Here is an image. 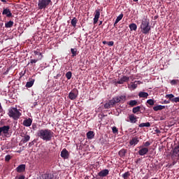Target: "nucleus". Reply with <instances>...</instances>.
Here are the masks:
<instances>
[{
  "label": "nucleus",
  "instance_id": "32",
  "mask_svg": "<svg viewBox=\"0 0 179 179\" xmlns=\"http://www.w3.org/2000/svg\"><path fill=\"white\" fill-rule=\"evenodd\" d=\"M129 106H130L131 107H135V106H138V101L131 100L129 103Z\"/></svg>",
  "mask_w": 179,
  "mask_h": 179
},
{
  "label": "nucleus",
  "instance_id": "46",
  "mask_svg": "<svg viewBox=\"0 0 179 179\" xmlns=\"http://www.w3.org/2000/svg\"><path fill=\"white\" fill-rule=\"evenodd\" d=\"M150 145H152V143H150V141H146L145 143H144V146L145 148H148V146H150Z\"/></svg>",
  "mask_w": 179,
  "mask_h": 179
},
{
  "label": "nucleus",
  "instance_id": "28",
  "mask_svg": "<svg viewBox=\"0 0 179 179\" xmlns=\"http://www.w3.org/2000/svg\"><path fill=\"white\" fill-rule=\"evenodd\" d=\"M71 57H72V58H73V57H76V55H78V49L71 48Z\"/></svg>",
  "mask_w": 179,
  "mask_h": 179
},
{
  "label": "nucleus",
  "instance_id": "16",
  "mask_svg": "<svg viewBox=\"0 0 179 179\" xmlns=\"http://www.w3.org/2000/svg\"><path fill=\"white\" fill-rule=\"evenodd\" d=\"M138 85H141V81H135L134 83H131L130 85H129V87L130 89L135 90L138 87Z\"/></svg>",
  "mask_w": 179,
  "mask_h": 179
},
{
  "label": "nucleus",
  "instance_id": "19",
  "mask_svg": "<svg viewBox=\"0 0 179 179\" xmlns=\"http://www.w3.org/2000/svg\"><path fill=\"white\" fill-rule=\"evenodd\" d=\"M16 170L17 173H23V171H26V165L20 164L16 168Z\"/></svg>",
  "mask_w": 179,
  "mask_h": 179
},
{
  "label": "nucleus",
  "instance_id": "25",
  "mask_svg": "<svg viewBox=\"0 0 179 179\" xmlns=\"http://www.w3.org/2000/svg\"><path fill=\"white\" fill-rule=\"evenodd\" d=\"M120 99L118 96L114 97L110 100V104H113V106H115L117 103H120Z\"/></svg>",
  "mask_w": 179,
  "mask_h": 179
},
{
  "label": "nucleus",
  "instance_id": "39",
  "mask_svg": "<svg viewBox=\"0 0 179 179\" xmlns=\"http://www.w3.org/2000/svg\"><path fill=\"white\" fill-rule=\"evenodd\" d=\"M118 98H119V100H120V103H124L125 100H127V96L124 95L120 96H118Z\"/></svg>",
  "mask_w": 179,
  "mask_h": 179
},
{
  "label": "nucleus",
  "instance_id": "48",
  "mask_svg": "<svg viewBox=\"0 0 179 179\" xmlns=\"http://www.w3.org/2000/svg\"><path fill=\"white\" fill-rule=\"evenodd\" d=\"M177 82H178V80H172L171 83V85H177Z\"/></svg>",
  "mask_w": 179,
  "mask_h": 179
},
{
  "label": "nucleus",
  "instance_id": "6",
  "mask_svg": "<svg viewBox=\"0 0 179 179\" xmlns=\"http://www.w3.org/2000/svg\"><path fill=\"white\" fill-rule=\"evenodd\" d=\"M79 96V91L77 89H73L69 93V98L70 100H76Z\"/></svg>",
  "mask_w": 179,
  "mask_h": 179
},
{
  "label": "nucleus",
  "instance_id": "23",
  "mask_svg": "<svg viewBox=\"0 0 179 179\" xmlns=\"http://www.w3.org/2000/svg\"><path fill=\"white\" fill-rule=\"evenodd\" d=\"M148 96H149V94L148 92H141L138 93V97H140L141 99L142 98L148 99Z\"/></svg>",
  "mask_w": 179,
  "mask_h": 179
},
{
  "label": "nucleus",
  "instance_id": "41",
  "mask_svg": "<svg viewBox=\"0 0 179 179\" xmlns=\"http://www.w3.org/2000/svg\"><path fill=\"white\" fill-rule=\"evenodd\" d=\"M66 78H67L68 80H71V78H72V72L71 71H69L66 73Z\"/></svg>",
  "mask_w": 179,
  "mask_h": 179
},
{
  "label": "nucleus",
  "instance_id": "3",
  "mask_svg": "<svg viewBox=\"0 0 179 179\" xmlns=\"http://www.w3.org/2000/svg\"><path fill=\"white\" fill-rule=\"evenodd\" d=\"M171 159L173 161L171 166H176L179 159V143L174 147L172 154L171 155Z\"/></svg>",
  "mask_w": 179,
  "mask_h": 179
},
{
  "label": "nucleus",
  "instance_id": "27",
  "mask_svg": "<svg viewBox=\"0 0 179 179\" xmlns=\"http://www.w3.org/2000/svg\"><path fill=\"white\" fill-rule=\"evenodd\" d=\"M87 139H93L94 138V131H90L87 133Z\"/></svg>",
  "mask_w": 179,
  "mask_h": 179
},
{
  "label": "nucleus",
  "instance_id": "49",
  "mask_svg": "<svg viewBox=\"0 0 179 179\" xmlns=\"http://www.w3.org/2000/svg\"><path fill=\"white\" fill-rule=\"evenodd\" d=\"M32 129H34V131H36V129H37V125L36 124H32Z\"/></svg>",
  "mask_w": 179,
  "mask_h": 179
},
{
  "label": "nucleus",
  "instance_id": "24",
  "mask_svg": "<svg viewBox=\"0 0 179 179\" xmlns=\"http://www.w3.org/2000/svg\"><path fill=\"white\" fill-rule=\"evenodd\" d=\"M122 17H124V14L121 13L120 14L115 21V23H114V27H115L116 24L120 21V20H122Z\"/></svg>",
  "mask_w": 179,
  "mask_h": 179
},
{
  "label": "nucleus",
  "instance_id": "44",
  "mask_svg": "<svg viewBox=\"0 0 179 179\" xmlns=\"http://www.w3.org/2000/svg\"><path fill=\"white\" fill-rule=\"evenodd\" d=\"M107 45H108L109 47H113V45H114V41H108L107 43Z\"/></svg>",
  "mask_w": 179,
  "mask_h": 179
},
{
  "label": "nucleus",
  "instance_id": "58",
  "mask_svg": "<svg viewBox=\"0 0 179 179\" xmlns=\"http://www.w3.org/2000/svg\"><path fill=\"white\" fill-rule=\"evenodd\" d=\"M107 41H103V44H107Z\"/></svg>",
  "mask_w": 179,
  "mask_h": 179
},
{
  "label": "nucleus",
  "instance_id": "52",
  "mask_svg": "<svg viewBox=\"0 0 179 179\" xmlns=\"http://www.w3.org/2000/svg\"><path fill=\"white\" fill-rule=\"evenodd\" d=\"M33 145H34V143L32 141V142H30L29 143V146L30 147V146H33Z\"/></svg>",
  "mask_w": 179,
  "mask_h": 179
},
{
  "label": "nucleus",
  "instance_id": "42",
  "mask_svg": "<svg viewBox=\"0 0 179 179\" xmlns=\"http://www.w3.org/2000/svg\"><path fill=\"white\" fill-rule=\"evenodd\" d=\"M112 131L113 134H118V129H117V127H113Z\"/></svg>",
  "mask_w": 179,
  "mask_h": 179
},
{
  "label": "nucleus",
  "instance_id": "54",
  "mask_svg": "<svg viewBox=\"0 0 179 179\" xmlns=\"http://www.w3.org/2000/svg\"><path fill=\"white\" fill-rule=\"evenodd\" d=\"M155 132H157V134H160V130L156 129V130H155Z\"/></svg>",
  "mask_w": 179,
  "mask_h": 179
},
{
  "label": "nucleus",
  "instance_id": "30",
  "mask_svg": "<svg viewBox=\"0 0 179 179\" xmlns=\"http://www.w3.org/2000/svg\"><path fill=\"white\" fill-rule=\"evenodd\" d=\"M13 27V21H8L5 23V27L6 29H10V27Z\"/></svg>",
  "mask_w": 179,
  "mask_h": 179
},
{
  "label": "nucleus",
  "instance_id": "36",
  "mask_svg": "<svg viewBox=\"0 0 179 179\" xmlns=\"http://www.w3.org/2000/svg\"><path fill=\"white\" fill-rule=\"evenodd\" d=\"M34 85V79H31V80L28 81L26 84V87H31Z\"/></svg>",
  "mask_w": 179,
  "mask_h": 179
},
{
  "label": "nucleus",
  "instance_id": "15",
  "mask_svg": "<svg viewBox=\"0 0 179 179\" xmlns=\"http://www.w3.org/2000/svg\"><path fill=\"white\" fill-rule=\"evenodd\" d=\"M9 129H10V127L9 126H3L0 127V134H8L9 132Z\"/></svg>",
  "mask_w": 179,
  "mask_h": 179
},
{
  "label": "nucleus",
  "instance_id": "43",
  "mask_svg": "<svg viewBox=\"0 0 179 179\" xmlns=\"http://www.w3.org/2000/svg\"><path fill=\"white\" fill-rule=\"evenodd\" d=\"M10 159H12V157L10 155H8L5 157L6 162H9V160H10Z\"/></svg>",
  "mask_w": 179,
  "mask_h": 179
},
{
  "label": "nucleus",
  "instance_id": "12",
  "mask_svg": "<svg viewBox=\"0 0 179 179\" xmlns=\"http://www.w3.org/2000/svg\"><path fill=\"white\" fill-rule=\"evenodd\" d=\"M60 156L62 159H68L69 157V152H68V150L66 148L63 149L61 152Z\"/></svg>",
  "mask_w": 179,
  "mask_h": 179
},
{
  "label": "nucleus",
  "instance_id": "40",
  "mask_svg": "<svg viewBox=\"0 0 179 179\" xmlns=\"http://www.w3.org/2000/svg\"><path fill=\"white\" fill-rule=\"evenodd\" d=\"M114 106V105L111 104V101H109L108 103H106L105 105H104V107L106 108H111V107Z\"/></svg>",
  "mask_w": 179,
  "mask_h": 179
},
{
  "label": "nucleus",
  "instance_id": "9",
  "mask_svg": "<svg viewBox=\"0 0 179 179\" xmlns=\"http://www.w3.org/2000/svg\"><path fill=\"white\" fill-rule=\"evenodd\" d=\"M109 173H110V171H108V169H103L98 173V176L103 178L104 177H107Z\"/></svg>",
  "mask_w": 179,
  "mask_h": 179
},
{
  "label": "nucleus",
  "instance_id": "4",
  "mask_svg": "<svg viewBox=\"0 0 179 179\" xmlns=\"http://www.w3.org/2000/svg\"><path fill=\"white\" fill-rule=\"evenodd\" d=\"M50 5H52L51 0H38V10H43L47 9Z\"/></svg>",
  "mask_w": 179,
  "mask_h": 179
},
{
  "label": "nucleus",
  "instance_id": "45",
  "mask_svg": "<svg viewBox=\"0 0 179 179\" xmlns=\"http://www.w3.org/2000/svg\"><path fill=\"white\" fill-rule=\"evenodd\" d=\"M172 103H179V97L173 98V100H172Z\"/></svg>",
  "mask_w": 179,
  "mask_h": 179
},
{
  "label": "nucleus",
  "instance_id": "51",
  "mask_svg": "<svg viewBox=\"0 0 179 179\" xmlns=\"http://www.w3.org/2000/svg\"><path fill=\"white\" fill-rule=\"evenodd\" d=\"M164 104H170V101H166V100H165V101H164Z\"/></svg>",
  "mask_w": 179,
  "mask_h": 179
},
{
  "label": "nucleus",
  "instance_id": "2",
  "mask_svg": "<svg viewBox=\"0 0 179 179\" xmlns=\"http://www.w3.org/2000/svg\"><path fill=\"white\" fill-rule=\"evenodd\" d=\"M141 31L143 34H149L151 27H150V21L148 18H143L141 20V24L140 26Z\"/></svg>",
  "mask_w": 179,
  "mask_h": 179
},
{
  "label": "nucleus",
  "instance_id": "33",
  "mask_svg": "<svg viewBox=\"0 0 179 179\" xmlns=\"http://www.w3.org/2000/svg\"><path fill=\"white\" fill-rule=\"evenodd\" d=\"M146 103H147V106L148 107H150L149 106H155V103H156V101L155 100L150 99H148Z\"/></svg>",
  "mask_w": 179,
  "mask_h": 179
},
{
  "label": "nucleus",
  "instance_id": "53",
  "mask_svg": "<svg viewBox=\"0 0 179 179\" xmlns=\"http://www.w3.org/2000/svg\"><path fill=\"white\" fill-rule=\"evenodd\" d=\"M17 179H24V176H20Z\"/></svg>",
  "mask_w": 179,
  "mask_h": 179
},
{
  "label": "nucleus",
  "instance_id": "26",
  "mask_svg": "<svg viewBox=\"0 0 179 179\" xmlns=\"http://www.w3.org/2000/svg\"><path fill=\"white\" fill-rule=\"evenodd\" d=\"M127 150L125 149H122L119 151L118 155L120 157H125V155H127Z\"/></svg>",
  "mask_w": 179,
  "mask_h": 179
},
{
  "label": "nucleus",
  "instance_id": "11",
  "mask_svg": "<svg viewBox=\"0 0 179 179\" xmlns=\"http://www.w3.org/2000/svg\"><path fill=\"white\" fill-rule=\"evenodd\" d=\"M149 152V148H142L138 150V155L140 156H145V155H148Z\"/></svg>",
  "mask_w": 179,
  "mask_h": 179
},
{
  "label": "nucleus",
  "instance_id": "14",
  "mask_svg": "<svg viewBox=\"0 0 179 179\" xmlns=\"http://www.w3.org/2000/svg\"><path fill=\"white\" fill-rule=\"evenodd\" d=\"M2 15H6L7 17H12V12H10V10L8 8H3V10L2 12Z\"/></svg>",
  "mask_w": 179,
  "mask_h": 179
},
{
  "label": "nucleus",
  "instance_id": "1",
  "mask_svg": "<svg viewBox=\"0 0 179 179\" xmlns=\"http://www.w3.org/2000/svg\"><path fill=\"white\" fill-rule=\"evenodd\" d=\"M36 136L45 142H50L54 138V133L51 129H41L36 132Z\"/></svg>",
  "mask_w": 179,
  "mask_h": 179
},
{
  "label": "nucleus",
  "instance_id": "57",
  "mask_svg": "<svg viewBox=\"0 0 179 179\" xmlns=\"http://www.w3.org/2000/svg\"><path fill=\"white\" fill-rule=\"evenodd\" d=\"M101 24H103V21L99 22V26H101Z\"/></svg>",
  "mask_w": 179,
  "mask_h": 179
},
{
  "label": "nucleus",
  "instance_id": "8",
  "mask_svg": "<svg viewBox=\"0 0 179 179\" xmlns=\"http://www.w3.org/2000/svg\"><path fill=\"white\" fill-rule=\"evenodd\" d=\"M100 19V9H96L95 10L94 17V24H96Z\"/></svg>",
  "mask_w": 179,
  "mask_h": 179
},
{
  "label": "nucleus",
  "instance_id": "38",
  "mask_svg": "<svg viewBox=\"0 0 179 179\" xmlns=\"http://www.w3.org/2000/svg\"><path fill=\"white\" fill-rule=\"evenodd\" d=\"M166 99H169V101L173 102L174 100V94H169L166 95Z\"/></svg>",
  "mask_w": 179,
  "mask_h": 179
},
{
  "label": "nucleus",
  "instance_id": "50",
  "mask_svg": "<svg viewBox=\"0 0 179 179\" xmlns=\"http://www.w3.org/2000/svg\"><path fill=\"white\" fill-rule=\"evenodd\" d=\"M54 78H55V79H58V78H61V74L58 73V74H57V76H55Z\"/></svg>",
  "mask_w": 179,
  "mask_h": 179
},
{
  "label": "nucleus",
  "instance_id": "37",
  "mask_svg": "<svg viewBox=\"0 0 179 179\" xmlns=\"http://www.w3.org/2000/svg\"><path fill=\"white\" fill-rule=\"evenodd\" d=\"M130 176H131V173H129V171H127L122 175V177L124 179H128V178H129Z\"/></svg>",
  "mask_w": 179,
  "mask_h": 179
},
{
  "label": "nucleus",
  "instance_id": "21",
  "mask_svg": "<svg viewBox=\"0 0 179 179\" xmlns=\"http://www.w3.org/2000/svg\"><path fill=\"white\" fill-rule=\"evenodd\" d=\"M43 179H53L54 175L52 173H44L42 176Z\"/></svg>",
  "mask_w": 179,
  "mask_h": 179
},
{
  "label": "nucleus",
  "instance_id": "7",
  "mask_svg": "<svg viewBox=\"0 0 179 179\" xmlns=\"http://www.w3.org/2000/svg\"><path fill=\"white\" fill-rule=\"evenodd\" d=\"M138 143H139V137L138 136L133 137L129 141L130 146H135Z\"/></svg>",
  "mask_w": 179,
  "mask_h": 179
},
{
  "label": "nucleus",
  "instance_id": "59",
  "mask_svg": "<svg viewBox=\"0 0 179 179\" xmlns=\"http://www.w3.org/2000/svg\"><path fill=\"white\" fill-rule=\"evenodd\" d=\"M134 2H138V0H133Z\"/></svg>",
  "mask_w": 179,
  "mask_h": 179
},
{
  "label": "nucleus",
  "instance_id": "13",
  "mask_svg": "<svg viewBox=\"0 0 179 179\" xmlns=\"http://www.w3.org/2000/svg\"><path fill=\"white\" fill-rule=\"evenodd\" d=\"M128 80H129V77L124 76L118 81H117L116 83H117L118 85H124V83H125V82H128Z\"/></svg>",
  "mask_w": 179,
  "mask_h": 179
},
{
  "label": "nucleus",
  "instance_id": "35",
  "mask_svg": "<svg viewBox=\"0 0 179 179\" xmlns=\"http://www.w3.org/2000/svg\"><path fill=\"white\" fill-rule=\"evenodd\" d=\"M77 23H78V19L76 17H73L71 22V24L73 26V27H76Z\"/></svg>",
  "mask_w": 179,
  "mask_h": 179
},
{
  "label": "nucleus",
  "instance_id": "22",
  "mask_svg": "<svg viewBox=\"0 0 179 179\" xmlns=\"http://www.w3.org/2000/svg\"><path fill=\"white\" fill-rule=\"evenodd\" d=\"M29 141H30V136H29V134H25L24 136H22L21 142L22 143H27V142H29Z\"/></svg>",
  "mask_w": 179,
  "mask_h": 179
},
{
  "label": "nucleus",
  "instance_id": "31",
  "mask_svg": "<svg viewBox=\"0 0 179 179\" xmlns=\"http://www.w3.org/2000/svg\"><path fill=\"white\" fill-rule=\"evenodd\" d=\"M130 30L132 31L133 30L136 31V29H138V26L135 23L130 24L129 26Z\"/></svg>",
  "mask_w": 179,
  "mask_h": 179
},
{
  "label": "nucleus",
  "instance_id": "56",
  "mask_svg": "<svg viewBox=\"0 0 179 179\" xmlns=\"http://www.w3.org/2000/svg\"><path fill=\"white\" fill-rule=\"evenodd\" d=\"M1 2H3L4 3H6V0H1Z\"/></svg>",
  "mask_w": 179,
  "mask_h": 179
},
{
  "label": "nucleus",
  "instance_id": "17",
  "mask_svg": "<svg viewBox=\"0 0 179 179\" xmlns=\"http://www.w3.org/2000/svg\"><path fill=\"white\" fill-rule=\"evenodd\" d=\"M33 122V120L29 117L23 121V126L24 127H30Z\"/></svg>",
  "mask_w": 179,
  "mask_h": 179
},
{
  "label": "nucleus",
  "instance_id": "20",
  "mask_svg": "<svg viewBox=\"0 0 179 179\" xmlns=\"http://www.w3.org/2000/svg\"><path fill=\"white\" fill-rule=\"evenodd\" d=\"M152 108L154 111H162V110H164V108H166V106L162 105H158V106H154Z\"/></svg>",
  "mask_w": 179,
  "mask_h": 179
},
{
  "label": "nucleus",
  "instance_id": "5",
  "mask_svg": "<svg viewBox=\"0 0 179 179\" xmlns=\"http://www.w3.org/2000/svg\"><path fill=\"white\" fill-rule=\"evenodd\" d=\"M8 115L11 117V118H13V120H19L22 113L19 112L17 108H10L8 109Z\"/></svg>",
  "mask_w": 179,
  "mask_h": 179
},
{
  "label": "nucleus",
  "instance_id": "47",
  "mask_svg": "<svg viewBox=\"0 0 179 179\" xmlns=\"http://www.w3.org/2000/svg\"><path fill=\"white\" fill-rule=\"evenodd\" d=\"M41 59H38V58L37 59H31L30 61V64H36V62H37L38 61H40Z\"/></svg>",
  "mask_w": 179,
  "mask_h": 179
},
{
  "label": "nucleus",
  "instance_id": "60",
  "mask_svg": "<svg viewBox=\"0 0 179 179\" xmlns=\"http://www.w3.org/2000/svg\"><path fill=\"white\" fill-rule=\"evenodd\" d=\"M152 179H159V178H152Z\"/></svg>",
  "mask_w": 179,
  "mask_h": 179
},
{
  "label": "nucleus",
  "instance_id": "34",
  "mask_svg": "<svg viewBox=\"0 0 179 179\" xmlns=\"http://www.w3.org/2000/svg\"><path fill=\"white\" fill-rule=\"evenodd\" d=\"M139 128H143V127H146L149 128L150 127V122H148L145 123H141L138 125Z\"/></svg>",
  "mask_w": 179,
  "mask_h": 179
},
{
  "label": "nucleus",
  "instance_id": "10",
  "mask_svg": "<svg viewBox=\"0 0 179 179\" xmlns=\"http://www.w3.org/2000/svg\"><path fill=\"white\" fill-rule=\"evenodd\" d=\"M41 51H43L41 48H37L36 50H34V55H39L38 59H43V52Z\"/></svg>",
  "mask_w": 179,
  "mask_h": 179
},
{
  "label": "nucleus",
  "instance_id": "55",
  "mask_svg": "<svg viewBox=\"0 0 179 179\" xmlns=\"http://www.w3.org/2000/svg\"><path fill=\"white\" fill-rule=\"evenodd\" d=\"M0 113H2V106H1V103H0Z\"/></svg>",
  "mask_w": 179,
  "mask_h": 179
},
{
  "label": "nucleus",
  "instance_id": "29",
  "mask_svg": "<svg viewBox=\"0 0 179 179\" xmlns=\"http://www.w3.org/2000/svg\"><path fill=\"white\" fill-rule=\"evenodd\" d=\"M141 108H142V107H141V106H136V107L133 108V109H132L133 114H138V113H139V111H141Z\"/></svg>",
  "mask_w": 179,
  "mask_h": 179
},
{
  "label": "nucleus",
  "instance_id": "18",
  "mask_svg": "<svg viewBox=\"0 0 179 179\" xmlns=\"http://www.w3.org/2000/svg\"><path fill=\"white\" fill-rule=\"evenodd\" d=\"M129 121L131 124H136L138 120L136 119V116L134 114L129 115Z\"/></svg>",
  "mask_w": 179,
  "mask_h": 179
}]
</instances>
